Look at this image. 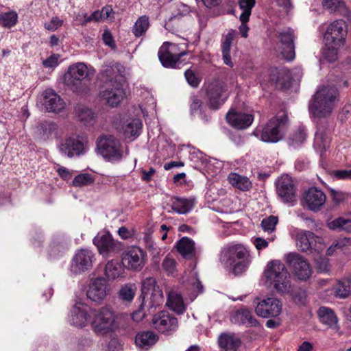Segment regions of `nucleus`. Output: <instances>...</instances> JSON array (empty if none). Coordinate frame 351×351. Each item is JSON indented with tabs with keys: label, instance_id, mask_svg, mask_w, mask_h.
Returning a JSON list of instances; mask_svg holds the SVG:
<instances>
[{
	"label": "nucleus",
	"instance_id": "obj_16",
	"mask_svg": "<svg viewBox=\"0 0 351 351\" xmlns=\"http://www.w3.org/2000/svg\"><path fill=\"white\" fill-rule=\"evenodd\" d=\"M93 243L104 256H108L119 250V243L113 239L108 232H99L93 239Z\"/></svg>",
	"mask_w": 351,
	"mask_h": 351
},
{
	"label": "nucleus",
	"instance_id": "obj_57",
	"mask_svg": "<svg viewBox=\"0 0 351 351\" xmlns=\"http://www.w3.org/2000/svg\"><path fill=\"white\" fill-rule=\"evenodd\" d=\"M176 262L173 258L168 256L165 257L162 263L163 269L169 274H172L176 271Z\"/></svg>",
	"mask_w": 351,
	"mask_h": 351
},
{
	"label": "nucleus",
	"instance_id": "obj_62",
	"mask_svg": "<svg viewBox=\"0 0 351 351\" xmlns=\"http://www.w3.org/2000/svg\"><path fill=\"white\" fill-rule=\"evenodd\" d=\"M62 25V21L58 17H53L49 23L45 24V27L50 31H55Z\"/></svg>",
	"mask_w": 351,
	"mask_h": 351
},
{
	"label": "nucleus",
	"instance_id": "obj_25",
	"mask_svg": "<svg viewBox=\"0 0 351 351\" xmlns=\"http://www.w3.org/2000/svg\"><path fill=\"white\" fill-rule=\"evenodd\" d=\"M43 95V104L48 112L57 113L64 108V101L53 90L47 89L44 92Z\"/></svg>",
	"mask_w": 351,
	"mask_h": 351
},
{
	"label": "nucleus",
	"instance_id": "obj_46",
	"mask_svg": "<svg viewBox=\"0 0 351 351\" xmlns=\"http://www.w3.org/2000/svg\"><path fill=\"white\" fill-rule=\"evenodd\" d=\"M330 138L327 134H323V132L318 129L315 134L314 145L321 152L327 150L330 147Z\"/></svg>",
	"mask_w": 351,
	"mask_h": 351
},
{
	"label": "nucleus",
	"instance_id": "obj_29",
	"mask_svg": "<svg viewBox=\"0 0 351 351\" xmlns=\"http://www.w3.org/2000/svg\"><path fill=\"white\" fill-rule=\"evenodd\" d=\"M176 248L181 256L185 259H193L196 256V249L194 241L186 237H182L176 243Z\"/></svg>",
	"mask_w": 351,
	"mask_h": 351
},
{
	"label": "nucleus",
	"instance_id": "obj_9",
	"mask_svg": "<svg viewBox=\"0 0 351 351\" xmlns=\"http://www.w3.org/2000/svg\"><path fill=\"white\" fill-rule=\"evenodd\" d=\"M97 148L100 154L109 160H119L122 158L121 143L112 135H101L97 139Z\"/></svg>",
	"mask_w": 351,
	"mask_h": 351
},
{
	"label": "nucleus",
	"instance_id": "obj_12",
	"mask_svg": "<svg viewBox=\"0 0 351 351\" xmlns=\"http://www.w3.org/2000/svg\"><path fill=\"white\" fill-rule=\"evenodd\" d=\"M278 38L280 43L281 54L285 60H293L295 57L294 30L290 27L285 28L278 33Z\"/></svg>",
	"mask_w": 351,
	"mask_h": 351
},
{
	"label": "nucleus",
	"instance_id": "obj_63",
	"mask_svg": "<svg viewBox=\"0 0 351 351\" xmlns=\"http://www.w3.org/2000/svg\"><path fill=\"white\" fill-rule=\"evenodd\" d=\"M102 37L106 45L111 47L112 48L115 47L114 39L112 36L111 33L108 30L104 31Z\"/></svg>",
	"mask_w": 351,
	"mask_h": 351
},
{
	"label": "nucleus",
	"instance_id": "obj_2",
	"mask_svg": "<svg viewBox=\"0 0 351 351\" xmlns=\"http://www.w3.org/2000/svg\"><path fill=\"white\" fill-rule=\"evenodd\" d=\"M94 71L86 65L78 62L70 66L64 75V84L73 92L83 94L89 90V82L94 75Z\"/></svg>",
	"mask_w": 351,
	"mask_h": 351
},
{
	"label": "nucleus",
	"instance_id": "obj_39",
	"mask_svg": "<svg viewBox=\"0 0 351 351\" xmlns=\"http://www.w3.org/2000/svg\"><path fill=\"white\" fill-rule=\"evenodd\" d=\"M142 128V121L139 119H133L123 128V134L125 138L138 136Z\"/></svg>",
	"mask_w": 351,
	"mask_h": 351
},
{
	"label": "nucleus",
	"instance_id": "obj_10",
	"mask_svg": "<svg viewBox=\"0 0 351 351\" xmlns=\"http://www.w3.org/2000/svg\"><path fill=\"white\" fill-rule=\"evenodd\" d=\"M347 34V25L343 20L332 22L326 29L324 41L328 45H343Z\"/></svg>",
	"mask_w": 351,
	"mask_h": 351
},
{
	"label": "nucleus",
	"instance_id": "obj_64",
	"mask_svg": "<svg viewBox=\"0 0 351 351\" xmlns=\"http://www.w3.org/2000/svg\"><path fill=\"white\" fill-rule=\"evenodd\" d=\"M335 175L339 179H351V169L337 171Z\"/></svg>",
	"mask_w": 351,
	"mask_h": 351
},
{
	"label": "nucleus",
	"instance_id": "obj_60",
	"mask_svg": "<svg viewBox=\"0 0 351 351\" xmlns=\"http://www.w3.org/2000/svg\"><path fill=\"white\" fill-rule=\"evenodd\" d=\"M191 104L190 105L191 113L194 114L198 110H201L202 106V101L197 96H192L191 97Z\"/></svg>",
	"mask_w": 351,
	"mask_h": 351
},
{
	"label": "nucleus",
	"instance_id": "obj_35",
	"mask_svg": "<svg viewBox=\"0 0 351 351\" xmlns=\"http://www.w3.org/2000/svg\"><path fill=\"white\" fill-rule=\"evenodd\" d=\"M235 36V31H230L226 36L225 39L221 44V51L223 56V60L225 64L232 67L233 63L231 60V56L230 54L231 45Z\"/></svg>",
	"mask_w": 351,
	"mask_h": 351
},
{
	"label": "nucleus",
	"instance_id": "obj_53",
	"mask_svg": "<svg viewBox=\"0 0 351 351\" xmlns=\"http://www.w3.org/2000/svg\"><path fill=\"white\" fill-rule=\"evenodd\" d=\"M306 138V133L303 128H299L289 138V144L294 147L301 145Z\"/></svg>",
	"mask_w": 351,
	"mask_h": 351
},
{
	"label": "nucleus",
	"instance_id": "obj_45",
	"mask_svg": "<svg viewBox=\"0 0 351 351\" xmlns=\"http://www.w3.org/2000/svg\"><path fill=\"white\" fill-rule=\"evenodd\" d=\"M115 64L104 65L101 71V80L107 83L108 84H112L114 83V77L116 76Z\"/></svg>",
	"mask_w": 351,
	"mask_h": 351
},
{
	"label": "nucleus",
	"instance_id": "obj_61",
	"mask_svg": "<svg viewBox=\"0 0 351 351\" xmlns=\"http://www.w3.org/2000/svg\"><path fill=\"white\" fill-rule=\"evenodd\" d=\"M101 14L99 10H96L93 13H92L90 16H88L86 14H83L84 21L82 24H86L91 21L98 22L101 21Z\"/></svg>",
	"mask_w": 351,
	"mask_h": 351
},
{
	"label": "nucleus",
	"instance_id": "obj_3",
	"mask_svg": "<svg viewBox=\"0 0 351 351\" xmlns=\"http://www.w3.org/2000/svg\"><path fill=\"white\" fill-rule=\"evenodd\" d=\"M142 303L138 310L132 314V319L135 322L141 321L145 317L143 307L146 298L149 300V308L156 307L161 305L164 302V296L161 289L157 285L156 280L153 277L146 278L142 282L141 295Z\"/></svg>",
	"mask_w": 351,
	"mask_h": 351
},
{
	"label": "nucleus",
	"instance_id": "obj_20",
	"mask_svg": "<svg viewBox=\"0 0 351 351\" xmlns=\"http://www.w3.org/2000/svg\"><path fill=\"white\" fill-rule=\"evenodd\" d=\"M306 206L312 211H317L324 206L326 197L324 193L316 187H311L303 195Z\"/></svg>",
	"mask_w": 351,
	"mask_h": 351
},
{
	"label": "nucleus",
	"instance_id": "obj_50",
	"mask_svg": "<svg viewBox=\"0 0 351 351\" xmlns=\"http://www.w3.org/2000/svg\"><path fill=\"white\" fill-rule=\"evenodd\" d=\"M341 45L335 44L328 45L325 43V47L323 50V55L326 59L332 62L337 59L338 49Z\"/></svg>",
	"mask_w": 351,
	"mask_h": 351
},
{
	"label": "nucleus",
	"instance_id": "obj_30",
	"mask_svg": "<svg viewBox=\"0 0 351 351\" xmlns=\"http://www.w3.org/2000/svg\"><path fill=\"white\" fill-rule=\"evenodd\" d=\"M188 16L178 13L171 16L165 22V28L172 33H178L185 30L187 27Z\"/></svg>",
	"mask_w": 351,
	"mask_h": 351
},
{
	"label": "nucleus",
	"instance_id": "obj_41",
	"mask_svg": "<svg viewBox=\"0 0 351 351\" xmlns=\"http://www.w3.org/2000/svg\"><path fill=\"white\" fill-rule=\"evenodd\" d=\"M193 206V202L191 199L175 197L172 203V209L180 214L187 213Z\"/></svg>",
	"mask_w": 351,
	"mask_h": 351
},
{
	"label": "nucleus",
	"instance_id": "obj_54",
	"mask_svg": "<svg viewBox=\"0 0 351 351\" xmlns=\"http://www.w3.org/2000/svg\"><path fill=\"white\" fill-rule=\"evenodd\" d=\"M322 5L324 8L333 12L343 8L344 2L342 0H323Z\"/></svg>",
	"mask_w": 351,
	"mask_h": 351
},
{
	"label": "nucleus",
	"instance_id": "obj_58",
	"mask_svg": "<svg viewBox=\"0 0 351 351\" xmlns=\"http://www.w3.org/2000/svg\"><path fill=\"white\" fill-rule=\"evenodd\" d=\"M248 265V261L246 260V257L244 259H239L238 262H235L233 266V272L235 274H239L243 272Z\"/></svg>",
	"mask_w": 351,
	"mask_h": 351
},
{
	"label": "nucleus",
	"instance_id": "obj_52",
	"mask_svg": "<svg viewBox=\"0 0 351 351\" xmlns=\"http://www.w3.org/2000/svg\"><path fill=\"white\" fill-rule=\"evenodd\" d=\"M278 222V218L274 215H270L261 221V227L265 232H272Z\"/></svg>",
	"mask_w": 351,
	"mask_h": 351
},
{
	"label": "nucleus",
	"instance_id": "obj_36",
	"mask_svg": "<svg viewBox=\"0 0 351 351\" xmlns=\"http://www.w3.org/2000/svg\"><path fill=\"white\" fill-rule=\"evenodd\" d=\"M137 291V287L134 283H127L121 287L118 291V298L123 302L131 303Z\"/></svg>",
	"mask_w": 351,
	"mask_h": 351
},
{
	"label": "nucleus",
	"instance_id": "obj_48",
	"mask_svg": "<svg viewBox=\"0 0 351 351\" xmlns=\"http://www.w3.org/2000/svg\"><path fill=\"white\" fill-rule=\"evenodd\" d=\"M56 129V124L51 121L42 122L37 126V132L43 139L47 138Z\"/></svg>",
	"mask_w": 351,
	"mask_h": 351
},
{
	"label": "nucleus",
	"instance_id": "obj_24",
	"mask_svg": "<svg viewBox=\"0 0 351 351\" xmlns=\"http://www.w3.org/2000/svg\"><path fill=\"white\" fill-rule=\"evenodd\" d=\"M60 152L69 157L77 156L84 152V144L82 141L75 138H68L59 145Z\"/></svg>",
	"mask_w": 351,
	"mask_h": 351
},
{
	"label": "nucleus",
	"instance_id": "obj_33",
	"mask_svg": "<svg viewBox=\"0 0 351 351\" xmlns=\"http://www.w3.org/2000/svg\"><path fill=\"white\" fill-rule=\"evenodd\" d=\"M218 343L223 351H237L241 341L234 335L223 333L219 337Z\"/></svg>",
	"mask_w": 351,
	"mask_h": 351
},
{
	"label": "nucleus",
	"instance_id": "obj_40",
	"mask_svg": "<svg viewBox=\"0 0 351 351\" xmlns=\"http://www.w3.org/2000/svg\"><path fill=\"white\" fill-rule=\"evenodd\" d=\"M317 314L320 322L323 324L330 327L336 325L337 319L334 312L330 308L324 306L320 307L317 311Z\"/></svg>",
	"mask_w": 351,
	"mask_h": 351
},
{
	"label": "nucleus",
	"instance_id": "obj_21",
	"mask_svg": "<svg viewBox=\"0 0 351 351\" xmlns=\"http://www.w3.org/2000/svg\"><path fill=\"white\" fill-rule=\"evenodd\" d=\"M247 255V252L242 245H232L221 252L220 261L225 265L232 266L237 260L244 259Z\"/></svg>",
	"mask_w": 351,
	"mask_h": 351
},
{
	"label": "nucleus",
	"instance_id": "obj_11",
	"mask_svg": "<svg viewBox=\"0 0 351 351\" xmlns=\"http://www.w3.org/2000/svg\"><path fill=\"white\" fill-rule=\"evenodd\" d=\"M226 86L222 82L215 81L206 88L208 105L211 109H218L226 100Z\"/></svg>",
	"mask_w": 351,
	"mask_h": 351
},
{
	"label": "nucleus",
	"instance_id": "obj_44",
	"mask_svg": "<svg viewBox=\"0 0 351 351\" xmlns=\"http://www.w3.org/2000/svg\"><path fill=\"white\" fill-rule=\"evenodd\" d=\"M256 3L255 0H239V5L243 12L240 15L241 22H247L251 15L252 9Z\"/></svg>",
	"mask_w": 351,
	"mask_h": 351
},
{
	"label": "nucleus",
	"instance_id": "obj_49",
	"mask_svg": "<svg viewBox=\"0 0 351 351\" xmlns=\"http://www.w3.org/2000/svg\"><path fill=\"white\" fill-rule=\"evenodd\" d=\"M18 19L15 12H8L0 14V25L5 27H11L16 25Z\"/></svg>",
	"mask_w": 351,
	"mask_h": 351
},
{
	"label": "nucleus",
	"instance_id": "obj_37",
	"mask_svg": "<svg viewBox=\"0 0 351 351\" xmlns=\"http://www.w3.org/2000/svg\"><path fill=\"white\" fill-rule=\"evenodd\" d=\"M228 180L233 186L243 191L249 190L252 186V183L247 178L236 173H230Z\"/></svg>",
	"mask_w": 351,
	"mask_h": 351
},
{
	"label": "nucleus",
	"instance_id": "obj_4",
	"mask_svg": "<svg viewBox=\"0 0 351 351\" xmlns=\"http://www.w3.org/2000/svg\"><path fill=\"white\" fill-rule=\"evenodd\" d=\"M266 282L280 293L291 291V276L285 265L279 261L270 262L264 271Z\"/></svg>",
	"mask_w": 351,
	"mask_h": 351
},
{
	"label": "nucleus",
	"instance_id": "obj_27",
	"mask_svg": "<svg viewBox=\"0 0 351 351\" xmlns=\"http://www.w3.org/2000/svg\"><path fill=\"white\" fill-rule=\"evenodd\" d=\"M71 323L77 327H84L88 322L87 306L82 303H76L71 311Z\"/></svg>",
	"mask_w": 351,
	"mask_h": 351
},
{
	"label": "nucleus",
	"instance_id": "obj_14",
	"mask_svg": "<svg viewBox=\"0 0 351 351\" xmlns=\"http://www.w3.org/2000/svg\"><path fill=\"white\" fill-rule=\"evenodd\" d=\"M145 252L138 247H132L122 255V263L128 269L139 271L145 265Z\"/></svg>",
	"mask_w": 351,
	"mask_h": 351
},
{
	"label": "nucleus",
	"instance_id": "obj_13",
	"mask_svg": "<svg viewBox=\"0 0 351 351\" xmlns=\"http://www.w3.org/2000/svg\"><path fill=\"white\" fill-rule=\"evenodd\" d=\"M276 192L280 199L285 203L296 201V188L292 178L284 175L276 182Z\"/></svg>",
	"mask_w": 351,
	"mask_h": 351
},
{
	"label": "nucleus",
	"instance_id": "obj_22",
	"mask_svg": "<svg viewBox=\"0 0 351 351\" xmlns=\"http://www.w3.org/2000/svg\"><path fill=\"white\" fill-rule=\"evenodd\" d=\"M100 95L109 106L114 107L117 106L123 99L125 93L121 85L114 82L112 84H108Z\"/></svg>",
	"mask_w": 351,
	"mask_h": 351
},
{
	"label": "nucleus",
	"instance_id": "obj_55",
	"mask_svg": "<svg viewBox=\"0 0 351 351\" xmlns=\"http://www.w3.org/2000/svg\"><path fill=\"white\" fill-rule=\"evenodd\" d=\"M287 69H274L269 74V80L273 84H279L280 83V77L287 75Z\"/></svg>",
	"mask_w": 351,
	"mask_h": 351
},
{
	"label": "nucleus",
	"instance_id": "obj_17",
	"mask_svg": "<svg viewBox=\"0 0 351 351\" xmlns=\"http://www.w3.org/2000/svg\"><path fill=\"white\" fill-rule=\"evenodd\" d=\"M282 311L281 302L275 298H267L259 302L255 308L257 315L264 317H275Z\"/></svg>",
	"mask_w": 351,
	"mask_h": 351
},
{
	"label": "nucleus",
	"instance_id": "obj_8",
	"mask_svg": "<svg viewBox=\"0 0 351 351\" xmlns=\"http://www.w3.org/2000/svg\"><path fill=\"white\" fill-rule=\"evenodd\" d=\"M295 241L298 248L302 252L321 254L324 250L322 239L310 231L300 230L296 234Z\"/></svg>",
	"mask_w": 351,
	"mask_h": 351
},
{
	"label": "nucleus",
	"instance_id": "obj_28",
	"mask_svg": "<svg viewBox=\"0 0 351 351\" xmlns=\"http://www.w3.org/2000/svg\"><path fill=\"white\" fill-rule=\"evenodd\" d=\"M232 322L245 325L247 327L257 326L258 322L247 308H241L234 312L231 317Z\"/></svg>",
	"mask_w": 351,
	"mask_h": 351
},
{
	"label": "nucleus",
	"instance_id": "obj_19",
	"mask_svg": "<svg viewBox=\"0 0 351 351\" xmlns=\"http://www.w3.org/2000/svg\"><path fill=\"white\" fill-rule=\"evenodd\" d=\"M94 260L93 253L86 249H82L77 252L71 264V270L74 273H80L90 269L93 266Z\"/></svg>",
	"mask_w": 351,
	"mask_h": 351
},
{
	"label": "nucleus",
	"instance_id": "obj_6",
	"mask_svg": "<svg viewBox=\"0 0 351 351\" xmlns=\"http://www.w3.org/2000/svg\"><path fill=\"white\" fill-rule=\"evenodd\" d=\"M188 52L180 50L178 45L165 42L158 50V58L162 65L166 68H176L181 63L180 58Z\"/></svg>",
	"mask_w": 351,
	"mask_h": 351
},
{
	"label": "nucleus",
	"instance_id": "obj_1",
	"mask_svg": "<svg viewBox=\"0 0 351 351\" xmlns=\"http://www.w3.org/2000/svg\"><path fill=\"white\" fill-rule=\"evenodd\" d=\"M339 93L333 86H322L313 95L309 111L317 117H326L332 112L339 100Z\"/></svg>",
	"mask_w": 351,
	"mask_h": 351
},
{
	"label": "nucleus",
	"instance_id": "obj_26",
	"mask_svg": "<svg viewBox=\"0 0 351 351\" xmlns=\"http://www.w3.org/2000/svg\"><path fill=\"white\" fill-rule=\"evenodd\" d=\"M254 117L250 114L230 111L226 115L228 123L237 129L248 128L252 123Z\"/></svg>",
	"mask_w": 351,
	"mask_h": 351
},
{
	"label": "nucleus",
	"instance_id": "obj_59",
	"mask_svg": "<svg viewBox=\"0 0 351 351\" xmlns=\"http://www.w3.org/2000/svg\"><path fill=\"white\" fill-rule=\"evenodd\" d=\"M59 54H52L43 61V65L46 68H54L58 64Z\"/></svg>",
	"mask_w": 351,
	"mask_h": 351
},
{
	"label": "nucleus",
	"instance_id": "obj_42",
	"mask_svg": "<svg viewBox=\"0 0 351 351\" xmlns=\"http://www.w3.org/2000/svg\"><path fill=\"white\" fill-rule=\"evenodd\" d=\"M149 27V17L143 15L140 16L132 27V33L136 37H140L145 34Z\"/></svg>",
	"mask_w": 351,
	"mask_h": 351
},
{
	"label": "nucleus",
	"instance_id": "obj_38",
	"mask_svg": "<svg viewBox=\"0 0 351 351\" xmlns=\"http://www.w3.org/2000/svg\"><path fill=\"white\" fill-rule=\"evenodd\" d=\"M329 229L336 231H345L351 232V219H346L339 217L327 222Z\"/></svg>",
	"mask_w": 351,
	"mask_h": 351
},
{
	"label": "nucleus",
	"instance_id": "obj_32",
	"mask_svg": "<svg viewBox=\"0 0 351 351\" xmlns=\"http://www.w3.org/2000/svg\"><path fill=\"white\" fill-rule=\"evenodd\" d=\"M78 121L85 126H93L96 120V115L93 110L84 106L78 105L75 108Z\"/></svg>",
	"mask_w": 351,
	"mask_h": 351
},
{
	"label": "nucleus",
	"instance_id": "obj_18",
	"mask_svg": "<svg viewBox=\"0 0 351 351\" xmlns=\"http://www.w3.org/2000/svg\"><path fill=\"white\" fill-rule=\"evenodd\" d=\"M152 326L162 333H168L178 327V320L166 311L155 314L152 321Z\"/></svg>",
	"mask_w": 351,
	"mask_h": 351
},
{
	"label": "nucleus",
	"instance_id": "obj_47",
	"mask_svg": "<svg viewBox=\"0 0 351 351\" xmlns=\"http://www.w3.org/2000/svg\"><path fill=\"white\" fill-rule=\"evenodd\" d=\"M122 269L117 261H110L105 267V274L110 280H114L121 274Z\"/></svg>",
	"mask_w": 351,
	"mask_h": 351
},
{
	"label": "nucleus",
	"instance_id": "obj_5",
	"mask_svg": "<svg viewBox=\"0 0 351 351\" xmlns=\"http://www.w3.org/2000/svg\"><path fill=\"white\" fill-rule=\"evenodd\" d=\"M118 314L109 306L95 310L92 321L93 331L99 335L111 333L117 328Z\"/></svg>",
	"mask_w": 351,
	"mask_h": 351
},
{
	"label": "nucleus",
	"instance_id": "obj_23",
	"mask_svg": "<svg viewBox=\"0 0 351 351\" xmlns=\"http://www.w3.org/2000/svg\"><path fill=\"white\" fill-rule=\"evenodd\" d=\"M107 285L105 280L97 278L93 280L86 292L88 298L95 302H101L107 295Z\"/></svg>",
	"mask_w": 351,
	"mask_h": 351
},
{
	"label": "nucleus",
	"instance_id": "obj_43",
	"mask_svg": "<svg viewBox=\"0 0 351 351\" xmlns=\"http://www.w3.org/2000/svg\"><path fill=\"white\" fill-rule=\"evenodd\" d=\"M335 294L340 298H346L351 295V280L348 278L339 280L335 287Z\"/></svg>",
	"mask_w": 351,
	"mask_h": 351
},
{
	"label": "nucleus",
	"instance_id": "obj_56",
	"mask_svg": "<svg viewBox=\"0 0 351 351\" xmlns=\"http://www.w3.org/2000/svg\"><path fill=\"white\" fill-rule=\"evenodd\" d=\"M184 76L189 84L193 88H197L201 82L200 77L191 69H187L184 72Z\"/></svg>",
	"mask_w": 351,
	"mask_h": 351
},
{
	"label": "nucleus",
	"instance_id": "obj_7",
	"mask_svg": "<svg viewBox=\"0 0 351 351\" xmlns=\"http://www.w3.org/2000/svg\"><path fill=\"white\" fill-rule=\"evenodd\" d=\"M287 120V114L285 112L270 119L263 129L261 140L267 143H276L281 140L282 129Z\"/></svg>",
	"mask_w": 351,
	"mask_h": 351
},
{
	"label": "nucleus",
	"instance_id": "obj_51",
	"mask_svg": "<svg viewBox=\"0 0 351 351\" xmlns=\"http://www.w3.org/2000/svg\"><path fill=\"white\" fill-rule=\"evenodd\" d=\"M94 180L89 173H82L75 177L73 185L76 187L88 186L93 182Z\"/></svg>",
	"mask_w": 351,
	"mask_h": 351
},
{
	"label": "nucleus",
	"instance_id": "obj_15",
	"mask_svg": "<svg viewBox=\"0 0 351 351\" xmlns=\"http://www.w3.org/2000/svg\"><path fill=\"white\" fill-rule=\"evenodd\" d=\"M288 263L294 275L300 280H306L312 274V270L308 262L298 254H290Z\"/></svg>",
	"mask_w": 351,
	"mask_h": 351
},
{
	"label": "nucleus",
	"instance_id": "obj_31",
	"mask_svg": "<svg viewBox=\"0 0 351 351\" xmlns=\"http://www.w3.org/2000/svg\"><path fill=\"white\" fill-rule=\"evenodd\" d=\"M158 336L152 331H143L136 334L135 343L142 350H148L158 341Z\"/></svg>",
	"mask_w": 351,
	"mask_h": 351
},
{
	"label": "nucleus",
	"instance_id": "obj_34",
	"mask_svg": "<svg viewBox=\"0 0 351 351\" xmlns=\"http://www.w3.org/2000/svg\"><path fill=\"white\" fill-rule=\"evenodd\" d=\"M167 306L178 314H182L185 311L182 297L177 291L171 290L168 293Z\"/></svg>",
	"mask_w": 351,
	"mask_h": 351
}]
</instances>
